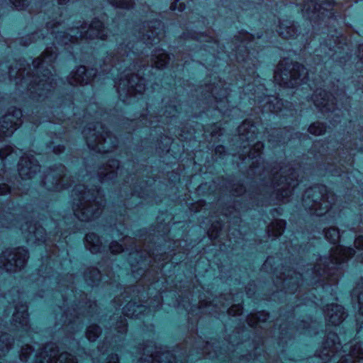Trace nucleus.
Listing matches in <instances>:
<instances>
[{
    "instance_id": "bf43d9fd",
    "label": "nucleus",
    "mask_w": 363,
    "mask_h": 363,
    "mask_svg": "<svg viewBox=\"0 0 363 363\" xmlns=\"http://www.w3.org/2000/svg\"><path fill=\"white\" fill-rule=\"evenodd\" d=\"M118 357L117 354H111L108 357V362L106 363H118Z\"/></svg>"
},
{
    "instance_id": "cd10ccee",
    "label": "nucleus",
    "mask_w": 363,
    "mask_h": 363,
    "mask_svg": "<svg viewBox=\"0 0 363 363\" xmlns=\"http://www.w3.org/2000/svg\"><path fill=\"white\" fill-rule=\"evenodd\" d=\"M85 245L91 253H97L100 252L102 248L99 238L94 233H88L86 235Z\"/></svg>"
},
{
    "instance_id": "aec40b11",
    "label": "nucleus",
    "mask_w": 363,
    "mask_h": 363,
    "mask_svg": "<svg viewBox=\"0 0 363 363\" xmlns=\"http://www.w3.org/2000/svg\"><path fill=\"white\" fill-rule=\"evenodd\" d=\"M33 82L36 86L33 88L39 96H43L45 91H50V88L53 87V78L49 69L44 70L42 78L40 77H35Z\"/></svg>"
},
{
    "instance_id": "412c9836",
    "label": "nucleus",
    "mask_w": 363,
    "mask_h": 363,
    "mask_svg": "<svg viewBox=\"0 0 363 363\" xmlns=\"http://www.w3.org/2000/svg\"><path fill=\"white\" fill-rule=\"evenodd\" d=\"M174 357L169 351H157L153 355L144 354L138 363H174Z\"/></svg>"
},
{
    "instance_id": "c03bdc74",
    "label": "nucleus",
    "mask_w": 363,
    "mask_h": 363,
    "mask_svg": "<svg viewBox=\"0 0 363 363\" xmlns=\"http://www.w3.org/2000/svg\"><path fill=\"white\" fill-rule=\"evenodd\" d=\"M33 350L30 345H25L22 347L20 354V359L21 361L26 362L29 357V355L33 352Z\"/></svg>"
},
{
    "instance_id": "3c124183",
    "label": "nucleus",
    "mask_w": 363,
    "mask_h": 363,
    "mask_svg": "<svg viewBox=\"0 0 363 363\" xmlns=\"http://www.w3.org/2000/svg\"><path fill=\"white\" fill-rule=\"evenodd\" d=\"M116 330H117L118 332L121 333H125L127 330L126 320L123 318H121L119 323H117Z\"/></svg>"
},
{
    "instance_id": "4468645a",
    "label": "nucleus",
    "mask_w": 363,
    "mask_h": 363,
    "mask_svg": "<svg viewBox=\"0 0 363 363\" xmlns=\"http://www.w3.org/2000/svg\"><path fill=\"white\" fill-rule=\"evenodd\" d=\"M314 105L322 111H330L335 109V98L325 90L318 89L312 96Z\"/></svg>"
},
{
    "instance_id": "393cba45",
    "label": "nucleus",
    "mask_w": 363,
    "mask_h": 363,
    "mask_svg": "<svg viewBox=\"0 0 363 363\" xmlns=\"http://www.w3.org/2000/svg\"><path fill=\"white\" fill-rule=\"evenodd\" d=\"M56 52L52 48H46L41 57H38L33 61V66L35 69L43 67L44 65L50 64L56 57Z\"/></svg>"
},
{
    "instance_id": "5fc2aeb1",
    "label": "nucleus",
    "mask_w": 363,
    "mask_h": 363,
    "mask_svg": "<svg viewBox=\"0 0 363 363\" xmlns=\"http://www.w3.org/2000/svg\"><path fill=\"white\" fill-rule=\"evenodd\" d=\"M177 113V109L175 106H169L168 109H167L164 112V114H166L167 117H172L174 116L176 113Z\"/></svg>"
},
{
    "instance_id": "f257e3e1",
    "label": "nucleus",
    "mask_w": 363,
    "mask_h": 363,
    "mask_svg": "<svg viewBox=\"0 0 363 363\" xmlns=\"http://www.w3.org/2000/svg\"><path fill=\"white\" fill-rule=\"evenodd\" d=\"M47 28L50 30V35L55 38V42L61 45L77 42L79 39L104 40L107 36L103 23L96 19L92 21L89 25L78 22L67 31L62 30V26L58 22H48Z\"/></svg>"
},
{
    "instance_id": "b1692460",
    "label": "nucleus",
    "mask_w": 363,
    "mask_h": 363,
    "mask_svg": "<svg viewBox=\"0 0 363 363\" xmlns=\"http://www.w3.org/2000/svg\"><path fill=\"white\" fill-rule=\"evenodd\" d=\"M13 322L17 328H22L24 330L28 329L27 306L21 304L16 306V311L13 315Z\"/></svg>"
},
{
    "instance_id": "e2e57ef3",
    "label": "nucleus",
    "mask_w": 363,
    "mask_h": 363,
    "mask_svg": "<svg viewBox=\"0 0 363 363\" xmlns=\"http://www.w3.org/2000/svg\"><path fill=\"white\" fill-rule=\"evenodd\" d=\"M65 147L63 146H58L57 147L54 148V152L56 154H59L60 152H62L64 151Z\"/></svg>"
},
{
    "instance_id": "de8ad7c7",
    "label": "nucleus",
    "mask_w": 363,
    "mask_h": 363,
    "mask_svg": "<svg viewBox=\"0 0 363 363\" xmlns=\"http://www.w3.org/2000/svg\"><path fill=\"white\" fill-rule=\"evenodd\" d=\"M10 2L19 10L23 9L28 6L30 0H9Z\"/></svg>"
},
{
    "instance_id": "774afa93",
    "label": "nucleus",
    "mask_w": 363,
    "mask_h": 363,
    "mask_svg": "<svg viewBox=\"0 0 363 363\" xmlns=\"http://www.w3.org/2000/svg\"><path fill=\"white\" fill-rule=\"evenodd\" d=\"M224 147L223 146H218L216 147V151L221 152L223 150Z\"/></svg>"
},
{
    "instance_id": "1a4fd4ad",
    "label": "nucleus",
    "mask_w": 363,
    "mask_h": 363,
    "mask_svg": "<svg viewBox=\"0 0 363 363\" xmlns=\"http://www.w3.org/2000/svg\"><path fill=\"white\" fill-rule=\"evenodd\" d=\"M65 167L60 164L50 169L43 179V185L49 191H60L69 186V178L65 174Z\"/></svg>"
},
{
    "instance_id": "58836bf2",
    "label": "nucleus",
    "mask_w": 363,
    "mask_h": 363,
    "mask_svg": "<svg viewBox=\"0 0 363 363\" xmlns=\"http://www.w3.org/2000/svg\"><path fill=\"white\" fill-rule=\"evenodd\" d=\"M111 4L116 7L129 9L133 5L132 0H108Z\"/></svg>"
},
{
    "instance_id": "a211bd4d",
    "label": "nucleus",
    "mask_w": 363,
    "mask_h": 363,
    "mask_svg": "<svg viewBox=\"0 0 363 363\" xmlns=\"http://www.w3.org/2000/svg\"><path fill=\"white\" fill-rule=\"evenodd\" d=\"M92 72L93 70H86L84 66H80L71 72L68 77V82L71 85L86 84L96 75V73L92 74Z\"/></svg>"
},
{
    "instance_id": "7ed1b4c3",
    "label": "nucleus",
    "mask_w": 363,
    "mask_h": 363,
    "mask_svg": "<svg viewBox=\"0 0 363 363\" xmlns=\"http://www.w3.org/2000/svg\"><path fill=\"white\" fill-rule=\"evenodd\" d=\"M335 196L325 186H315L307 189L303 196V206L311 213L320 216L327 213L335 203Z\"/></svg>"
},
{
    "instance_id": "f3484780",
    "label": "nucleus",
    "mask_w": 363,
    "mask_h": 363,
    "mask_svg": "<svg viewBox=\"0 0 363 363\" xmlns=\"http://www.w3.org/2000/svg\"><path fill=\"white\" fill-rule=\"evenodd\" d=\"M21 230L28 242H44L45 240V229L40 225L38 226L36 223H26L21 227Z\"/></svg>"
},
{
    "instance_id": "338daca9",
    "label": "nucleus",
    "mask_w": 363,
    "mask_h": 363,
    "mask_svg": "<svg viewBox=\"0 0 363 363\" xmlns=\"http://www.w3.org/2000/svg\"><path fill=\"white\" fill-rule=\"evenodd\" d=\"M39 36H40V33H39L38 32H37V33H33V34H32V38H33V40H35V39H36V38H37V37H38V38H39Z\"/></svg>"
},
{
    "instance_id": "6e6d98bb",
    "label": "nucleus",
    "mask_w": 363,
    "mask_h": 363,
    "mask_svg": "<svg viewBox=\"0 0 363 363\" xmlns=\"http://www.w3.org/2000/svg\"><path fill=\"white\" fill-rule=\"evenodd\" d=\"M179 1V0H174V2L172 4L170 8L172 10H176L178 9L179 11H182L185 9L184 4L180 3L179 4V6H177V4Z\"/></svg>"
},
{
    "instance_id": "4d7b16f0",
    "label": "nucleus",
    "mask_w": 363,
    "mask_h": 363,
    "mask_svg": "<svg viewBox=\"0 0 363 363\" xmlns=\"http://www.w3.org/2000/svg\"><path fill=\"white\" fill-rule=\"evenodd\" d=\"M245 191V189L242 185H237V186L233 190V194L238 196L242 194Z\"/></svg>"
},
{
    "instance_id": "ddd939ff",
    "label": "nucleus",
    "mask_w": 363,
    "mask_h": 363,
    "mask_svg": "<svg viewBox=\"0 0 363 363\" xmlns=\"http://www.w3.org/2000/svg\"><path fill=\"white\" fill-rule=\"evenodd\" d=\"M39 170L40 165L33 155H25L21 158L18 172L23 179H32Z\"/></svg>"
},
{
    "instance_id": "20e7f679",
    "label": "nucleus",
    "mask_w": 363,
    "mask_h": 363,
    "mask_svg": "<svg viewBox=\"0 0 363 363\" xmlns=\"http://www.w3.org/2000/svg\"><path fill=\"white\" fill-rule=\"evenodd\" d=\"M306 75V69L302 65L284 60L279 63L274 78L279 86L293 88L303 82Z\"/></svg>"
},
{
    "instance_id": "69168bd1",
    "label": "nucleus",
    "mask_w": 363,
    "mask_h": 363,
    "mask_svg": "<svg viewBox=\"0 0 363 363\" xmlns=\"http://www.w3.org/2000/svg\"><path fill=\"white\" fill-rule=\"evenodd\" d=\"M72 0H58V3L60 4H66L67 3L71 1Z\"/></svg>"
},
{
    "instance_id": "2eb2a0df",
    "label": "nucleus",
    "mask_w": 363,
    "mask_h": 363,
    "mask_svg": "<svg viewBox=\"0 0 363 363\" xmlns=\"http://www.w3.org/2000/svg\"><path fill=\"white\" fill-rule=\"evenodd\" d=\"M119 162L117 160H109L106 163L100 166L97 171L99 180L101 182H107L115 179L118 175Z\"/></svg>"
},
{
    "instance_id": "39448f33",
    "label": "nucleus",
    "mask_w": 363,
    "mask_h": 363,
    "mask_svg": "<svg viewBox=\"0 0 363 363\" xmlns=\"http://www.w3.org/2000/svg\"><path fill=\"white\" fill-rule=\"evenodd\" d=\"M88 147L98 152H108L117 145V139L100 123L90 124L83 130Z\"/></svg>"
},
{
    "instance_id": "c756f323",
    "label": "nucleus",
    "mask_w": 363,
    "mask_h": 363,
    "mask_svg": "<svg viewBox=\"0 0 363 363\" xmlns=\"http://www.w3.org/2000/svg\"><path fill=\"white\" fill-rule=\"evenodd\" d=\"M168 55L162 49H157L152 56V61L155 67L163 68L169 62Z\"/></svg>"
},
{
    "instance_id": "0e129e2a",
    "label": "nucleus",
    "mask_w": 363,
    "mask_h": 363,
    "mask_svg": "<svg viewBox=\"0 0 363 363\" xmlns=\"http://www.w3.org/2000/svg\"><path fill=\"white\" fill-rule=\"evenodd\" d=\"M218 235V233L216 232V233H214L213 232V229L212 230V231L209 233V236L211 237V238H216Z\"/></svg>"
},
{
    "instance_id": "79ce46f5",
    "label": "nucleus",
    "mask_w": 363,
    "mask_h": 363,
    "mask_svg": "<svg viewBox=\"0 0 363 363\" xmlns=\"http://www.w3.org/2000/svg\"><path fill=\"white\" fill-rule=\"evenodd\" d=\"M337 339L338 338L335 334H330L328 336L325 345L328 347H333V348H332L330 350L331 352H333V353H334L338 348L336 346V340H337Z\"/></svg>"
},
{
    "instance_id": "6e6552de",
    "label": "nucleus",
    "mask_w": 363,
    "mask_h": 363,
    "mask_svg": "<svg viewBox=\"0 0 363 363\" xmlns=\"http://www.w3.org/2000/svg\"><path fill=\"white\" fill-rule=\"evenodd\" d=\"M354 255V250L352 248L337 246L331 250L330 256L328 258H320V262L314 267L311 273L315 276H322L335 265L341 264Z\"/></svg>"
},
{
    "instance_id": "f704fd0d",
    "label": "nucleus",
    "mask_w": 363,
    "mask_h": 363,
    "mask_svg": "<svg viewBox=\"0 0 363 363\" xmlns=\"http://www.w3.org/2000/svg\"><path fill=\"white\" fill-rule=\"evenodd\" d=\"M325 238L331 243H336L340 239L339 230L335 227H330L324 230Z\"/></svg>"
},
{
    "instance_id": "ea45409f",
    "label": "nucleus",
    "mask_w": 363,
    "mask_h": 363,
    "mask_svg": "<svg viewBox=\"0 0 363 363\" xmlns=\"http://www.w3.org/2000/svg\"><path fill=\"white\" fill-rule=\"evenodd\" d=\"M350 355L354 358H358L362 360L363 363V349L360 345H355L350 350Z\"/></svg>"
},
{
    "instance_id": "8fccbe9b",
    "label": "nucleus",
    "mask_w": 363,
    "mask_h": 363,
    "mask_svg": "<svg viewBox=\"0 0 363 363\" xmlns=\"http://www.w3.org/2000/svg\"><path fill=\"white\" fill-rule=\"evenodd\" d=\"M242 307L240 304L233 305L228 310L229 315H237L242 313Z\"/></svg>"
},
{
    "instance_id": "a19ab883",
    "label": "nucleus",
    "mask_w": 363,
    "mask_h": 363,
    "mask_svg": "<svg viewBox=\"0 0 363 363\" xmlns=\"http://www.w3.org/2000/svg\"><path fill=\"white\" fill-rule=\"evenodd\" d=\"M252 36L251 34L247 33H240L238 35L235 37V44L238 43H241L244 44V46L245 47V45L247 44V41H250L252 39Z\"/></svg>"
},
{
    "instance_id": "603ef678",
    "label": "nucleus",
    "mask_w": 363,
    "mask_h": 363,
    "mask_svg": "<svg viewBox=\"0 0 363 363\" xmlns=\"http://www.w3.org/2000/svg\"><path fill=\"white\" fill-rule=\"evenodd\" d=\"M110 250L113 254H117L123 251L122 246L116 242H113L109 246Z\"/></svg>"
},
{
    "instance_id": "72a5a7b5",
    "label": "nucleus",
    "mask_w": 363,
    "mask_h": 363,
    "mask_svg": "<svg viewBox=\"0 0 363 363\" xmlns=\"http://www.w3.org/2000/svg\"><path fill=\"white\" fill-rule=\"evenodd\" d=\"M269 318V314L264 311L259 312L255 315H251L247 318L248 325L251 327H257L258 323L265 322Z\"/></svg>"
},
{
    "instance_id": "dca6fc26",
    "label": "nucleus",
    "mask_w": 363,
    "mask_h": 363,
    "mask_svg": "<svg viewBox=\"0 0 363 363\" xmlns=\"http://www.w3.org/2000/svg\"><path fill=\"white\" fill-rule=\"evenodd\" d=\"M134 48V45H131L130 47V43L124 44L121 43L118 47L117 53L116 55H108L106 56L104 64L106 65L115 66L116 69L120 70L122 69V66L121 65L120 61L127 62V65L128 64V60L123 59V57L126 55L128 57V53L130 50Z\"/></svg>"
},
{
    "instance_id": "a18cd8bd",
    "label": "nucleus",
    "mask_w": 363,
    "mask_h": 363,
    "mask_svg": "<svg viewBox=\"0 0 363 363\" xmlns=\"http://www.w3.org/2000/svg\"><path fill=\"white\" fill-rule=\"evenodd\" d=\"M311 7H313V10L311 12L315 13L320 12L321 6L318 4L316 1L313 0H310L307 4L304 6V9L306 11H310L311 9Z\"/></svg>"
},
{
    "instance_id": "f03ea898",
    "label": "nucleus",
    "mask_w": 363,
    "mask_h": 363,
    "mask_svg": "<svg viewBox=\"0 0 363 363\" xmlns=\"http://www.w3.org/2000/svg\"><path fill=\"white\" fill-rule=\"evenodd\" d=\"M72 196L73 211L79 220L89 221L99 216L104 199L98 187L78 184L72 191Z\"/></svg>"
},
{
    "instance_id": "f8f14e48",
    "label": "nucleus",
    "mask_w": 363,
    "mask_h": 363,
    "mask_svg": "<svg viewBox=\"0 0 363 363\" xmlns=\"http://www.w3.org/2000/svg\"><path fill=\"white\" fill-rule=\"evenodd\" d=\"M22 112L21 109L12 107L0 121V140L9 137L21 123Z\"/></svg>"
},
{
    "instance_id": "a878e982",
    "label": "nucleus",
    "mask_w": 363,
    "mask_h": 363,
    "mask_svg": "<svg viewBox=\"0 0 363 363\" xmlns=\"http://www.w3.org/2000/svg\"><path fill=\"white\" fill-rule=\"evenodd\" d=\"M279 34L283 38H292L297 35V30L294 23L289 21H283L279 27Z\"/></svg>"
},
{
    "instance_id": "0eeeda50",
    "label": "nucleus",
    "mask_w": 363,
    "mask_h": 363,
    "mask_svg": "<svg viewBox=\"0 0 363 363\" xmlns=\"http://www.w3.org/2000/svg\"><path fill=\"white\" fill-rule=\"evenodd\" d=\"M136 69V65L134 64L133 69L123 70L117 84L119 96L125 102L128 96L141 94L145 91V79L131 72L132 70Z\"/></svg>"
},
{
    "instance_id": "4be33fe9",
    "label": "nucleus",
    "mask_w": 363,
    "mask_h": 363,
    "mask_svg": "<svg viewBox=\"0 0 363 363\" xmlns=\"http://www.w3.org/2000/svg\"><path fill=\"white\" fill-rule=\"evenodd\" d=\"M153 25L151 26H148V30L146 31V33H141L140 35V40L137 42L135 45L138 47L140 44L144 43L146 45L150 46L158 42L157 35L159 34L158 32L156 31V29H158L161 26V23L158 21H155L152 23Z\"/></svg>"
},
{
    "instance_id": "4c0bfd02",
    "label": "nucleus",
    "mask_w": 363,
    "mask_h": 363,
    "mask_svg": "<svg viewBox=\"0 0 363 363\" xmlns=\"http://www.w3.org/2000/svg\"><path fill=\"white\" fill-rule=\"evenodd\" d=\"M308 131L314 135H320L325 132V126L322 123L315 122L309 126Z\"/></svg>"
},
{
    "instance_id": "864d4df0",
    "label": "nucleus",
    "mask_w": 363,
    "mask_h": 363,
    "mask_svg": "<svg viewBox=\"0 0 363 363\" xmlns=\"http://www.w3.org/2000/svg\"><path fill=\"white\" fill-rule=\"evenodd\" d=\"M13 152V148L11 147H6L4 149L0 150V158L4 160L7 156H9Z\"/></svg>"
},
{
    "instance_id": "c85d7f7f",
    "label": "nucleus",
    "mask_w": 363,
    "mask_h": 363,
    "mask_svg": "<svg viewBox=\"0 0 363 363\" xmlns=\"http://www.w3.org/2000/svg\"><path fill=\"white\" fill-rule=\"evenodd\" d=\"M123 313L125 316L139 318L140 315L144 313L147 308L142 305H136L135 303L129 302L123 308Z\"/></svg>"
},
{
    "instance_id": "473e14b6",
    "label": "nucleus",
    "mask_w": 363,
    "mask_h": 363,
    "mask_svg": "<svg viewBox=\"0 0 363 363\" xmlns=\"http://www.w3.org/2000/svg\"><path fill=\"white\" fill-rule=\"evenodd\" d=\"M13 340L9 335L0 333V357L4 356L10 349Z\"/></svg>"
},
{
    "instance_id": "9b49d317",
    "label": "nucleus",
    "mask_w": 363,
    "mask_h": 363,
    "mask_svg": "<svg viewBox=\"0 0 363 363\" xmlns=\"http://www.w3.org/2000/svg\"><path fill=\"white\" fill-rule=\"evenodd\" d=\"M36 363H77L75 358L68 352H62L50 344L46 345L36 358Z\"/></svg>"
},
{
    "instance_id": "2f4dec72",
    "label": "nucleus",
    "mask_w": 363,
    "mask_h": 363,
    "mask_svg": "<svg viewBox=\"0 0 363 363\" xmlns=\"http://www.w3.org/2000/svg\"><path fill=\"white\" fill-rule=\"evenodd\" d=\"M286 222L284 220H276L268 226V233L270 236L281 235L285 228Z\"/></svg>"
},
{
    "instance_id": "e433bc0d",
    "label": "nucleus",
    "mask_w": 363,
    "mask_h": 363,
    "mask_svg": "<svg viewBox=\"0 0 363 363\" xmlns=\"http://www.w3.org/2000/svg\"><path fill=\"white\" fill-rule=\"evenodd\" d=\"M101 333L100 328L96 325H91L88 327L86 336L87 339L91 341H95Z\"/></svg>"
},
{
    "instance_id": "c9c22d12",
    "label": "nucleus",
    "mask_w": 363,
    "mask_h": 363,
    "mask_svg": "<svg viewBox=\"0 0 363 363\" xmlns=\"http://www.w3.org/2000/svg\"><path fill=\"white\" fill-rule=\"evenodd\" d=\"M101 274L97 269L92 268L85 273L86 281L89 285H94L96 281L100 280Z\"/></svg>"
},
{
    "instance_id": "bb28decb",
    "label": "nucleus",
    "mask_w": 363,
    "mask_h": 363,
    "mask_svg": "<svg viewBox=\"0 0 363 363\" xmlns=\"http://www.w3.org/2000/svg\"><path fill=\"white\" fill-rule=\"evenodd\" d=\"M241 140H252L255 139V127L250 121H245L238 128Z\"/></svg>"
},
{
    "instance_id": "09e8293b",
    "label": "nucleus",
    "mask_w": 363,
    "mask_h": 363,
    "mask_svg": "<svg viewBox=\"0 0 363 363\" xmlns=\"http://www.w3.org/2000/svg\"><path fill=\"white\" fill-rule=\"evenodd\" d=\"M263 143L259 142V143H257L254 147H253V149L249 153V157L250 158H255L256 157V155H255V152L257 154V155L259 154V152H261V150L263 149Z\"/></svg>"
},
{
    "instance_id": "6ab92c4d",
    "label": "nucleus",
    "mask_w": 363,
    "mask_h": 363,
    "mask_svg": "<svg viewBox=\"0 0 363 363\" xmlns=\"http://www.w3.org/2000/svg\"><path fill=\"white\" fill-rule=\"evenodd\" d=\"M287 273L286 276L284 274L283 277L281 276L279 279L283 281L286 291L290 294L294 293L302 279H308V272L305 275H303L294 271L289 270Z\"/></svg>"
},
{
    "instance_id": "052dcab7",
    "label": "nucleus",
    "mask_w": 363,
    "mask_h": 363,
    "mask_svg": "<svg viewBox=\"0 0 363 363\" xmlns=\"http://www.w3.org/2000/svg\"><path fill=\"white\" fill-rule=\"evenodd\" d=\"M358 302L360 306V311L363 313V291L361 292L358 296Z\"/></svg>"
},
{
    "instance_id": "49530a36",
    "label": "nucleus",
    "mask_w": 363,
    "mask_h": 363,
    "mask_svg": "<svg viewBox=\"0 0 363 363\" xmlns=\"http://www.w3.org/2000/svg\"><path fill=\"white\" fill-rule=\"evenodd\" d=\"M220 94L219 93L218 86H214L211 89V93L212 94L213 96L217 100L218 96H220L221 97L219 98L220 101H222V99L227 98V90L226 89H220Z\"/></svg>"
},
{
    "instance_id": "37998d69",
    "label": "nucleus",
    "mask_w": 363,
    "mask_h": 363,
    "mask_svg": "<svg viewBox=\"0 0 363 363\" xmlns=\"http://www.w3.org/2000/svg\"><path fill=\"white\" fill-rule=\"evenodd\" d=\"M354 246L359 251L357 257H359L360 261L363 262V236H358L355 239Z\"/></svg>"
},
{
    "instance_id": "7c9ffc66",
    "label": "nucleus",
    "mask_w": 363,
    "mask_h": 363,
    "mask_svg": "<svg viewBox=\"0 0 363 363\" xmlns=\"http://www.w3.org/2000/svg\"><path fill=\"white\" fill-rule=\"evenodd\" d=\"M283 106L284 104L282 100L278 99L277 96H270L266 98V104L264 106L267 110L272 112L277 113L279 111H281Z\"/></svg>"
},
{
    "instance_id": "680f3d73",
    "label": "nucleus",
    "mask_w": 363,
    "mask_h": 363,
    "mask_svg": "<svg viewBox=\"0 0 363 363\" xmlns=\"http://www.w3.org/2000/svg\"><path fill=\"white\" fill-rule=\"evenodd\" d=\"M358 57L360 61L363 63V44L359 47Z\"/></svg>"
},
{
    "instance_id": "9d476101",
    "label": "nucleus",
    "mask_w": 363,
    "mask_h": 363,
    "mask_svg": "<svg viewBox=\"0 0 363 363\" xmlns=\"http://www.w3.org/2000/svg\"><path fill=\"white\" fill-rule=\"evenodd\" d=\"M28 258L27 250L19 247L14 251L4 252L1 256L0 264L7 272H15L25 266Z\"/></svg>"
},
{
    "instance_id": "423d86ee",
    "label": "nucleus",
    "mask_w": 363,
    "mask_h": 363,
    "mask_svg": "<svg viewBox=\"0 0 363 363\" xmlns=\"http://www.w3.org/2000/svg\"><path fill=\"white\" fill-rule=\"evenodd\" d=\"M272 184L279 202H284L291 194L292 189L298 184L297 172L290 167H285L279 172H272Z\"/></svg>"
},
{
    "instance_id": "13d9d810",
    "label": "nucleus",
    "mask_w": 363,
    "mask_h": 363,
    "mask_svg": "<svg viewBox=\"0 0 363 363\" xmlns=\"http://www.w3.org/2000/svg\"><path fill=\"white\" fill-rule=\"evenodd\" d=\"M10 191L9 186L6 184H0V195H6Z\"/></svg>"
},
{
    "instance_id": "5701e85b",
    "label": "nucleus",
    "mask_w": 363,
    "mask_h": 363,
    "mask_svg": "<svg viewBox=\"0 0 363 363\" xmlns=\"http://www.w3.org/2000/svg\"><path fill=\"white\" fill-rule=\"evenodd\" d=\"M325 313L328 321L332 325H339L345 318L344 308L338 304L328 305Z\"/></svg>"
}]
</instances>
